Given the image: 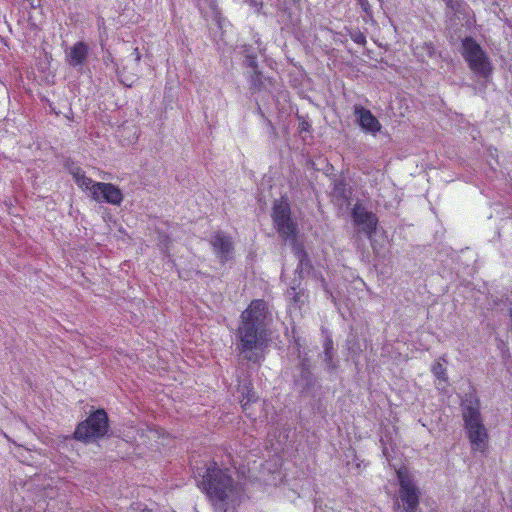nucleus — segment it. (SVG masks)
Here are the masks:
<instances>
[{"instance_id": "f257e3e1", "label": "nucleus", "mask_w": 512, "mask_h": 512, "mask_svg": "<svg viewBox=\"0 0 512 512\" xmlns=\"http://www.w3.org/2000/svg\"><path fill=\"white\" fill-rule=\"evenodd\" d=\"M267 316L268 305L263 299L252 300L240 315L237 349L249 362L260 363L264 359L263 352L270 341Z\"/></svg>"}, {"instance_id": "f03ea898", "label": "nucleus", "mask_w": 512, "mask_h": 512, "mask_svg": "<svg viewBox=\"0 0 512 512\" xmlns=\"http://www.w3.org/2000/svg\"><path fill=\"white\" fill-rule=\"evenodd\" d=\"M198 487L207 497L214 512L236 509L244 494V487L233 478L231 470L220 467L214 460L206 465Z\"/></svg>"}, {"instance_id": "7ed1b4c3", "label": "nucleus", "mask_w": 512, "mask_h": 512, "mask_svg": "<svg viewBox=\"0 0 512 512\" xmlns=\"http://www.w3.org/2000/svg\"><path fill=\"white\" fill-rule=\"evenodd\" d=\"M462 418L471 450L485 454L489 447V435L483 423L478 399L462 404Z\"/></svg>"}, {"instance_id": "20e7f679", "label": "nucleus", "mask_w": 512, "mask_h": 512, "mask_svg": "<svg viewBox=\"0 0 512 512\" xmlns=\"http://www.w3.org/2000/svg\"><path fill=\"white\" fill-rule=\"evenodd\" d=\"M461 54L471 71L483 78L490 77L493 70L491 61L474 38L465 37L462 40Z\"/></svg>"}, {"instance_id": "39448f33", "label": "nucleus", "mask_w": 512, "mask_h": 512, "mask_svg": "<svg viewBox=\"0 0 512 512\" xmlns=\"http://www.w3.org/2000/svg\"><path fill=\"white\" fill-rule=\"evenodd\" d=\"M271 217L279 236L284 241H295L298 234V225L291 217V207L285 196L274 201Z\"/></svg>"}, {"instance_id": "423d86ee", "label": "nucleus", "mask_w": 512, "mask_h": 512, "mask_svg": "<svg viewBox=\"0 0 512 512\" xmlns=\"http://www.w3.org/2000/svg\"><path fill=\"white\" fill-rule=\"evenodd\" d=\"M108 428V415L106 411L104 409H97L76 426L73 438L83 442L102 438L108 432Z\"/></svg>"}, {"instance_id": "0eeeda50", "label": "nucleus", "mask_w": 512, "mask_h": 512, "mask_svg": "<svg viewBox=\"0 0 512 512\" xmlns=\"http://www.w3.org/2000/svg\"><path fill=\"white\" fill-rule=\"evenodd\" d=\"M396 475L399 482L398 497L403 512H416L420 502V491L414 483L413 476L406 467L396 470Z\"/></svg>"}, {"instance_id": "6e6552de", "label": "nucleus", "mask_w": 512, "mask_h": 512, "mask_svg": "<svg viewBox=\"0 0 512 512\" xmlns=\"http://www.w3.org/2000/svg\"><path fill=\"white\" fill-rule=\"evenodd\" d=\"M351 217L354 225L359 228V232L363 233L368 239H372L377 232L379 219L377 215L368 211L365 206L356 202L351 210Z\"/></svg>"}, {"instance_id": "1a4fd4ad", "label": "nucleus", "mask_w": 512, "mask_h": 512, "mask_svg": "<svg viewBox=\"0 0 512 512\" xmlns=\"http://www.w3.org/2000/svg\"><path fill=\"white\" fill-rule=\"evenodd\" d=\"M96 192L92 199L96 202H106L111 205L119 206L123 201V193L116 185L112 183L98 182L95 185Z\"/></svg>"}, {"instance_id": "9d476101", "label": "nucleus", "mask_w": 512, "mask_h": 512, "mask_svg": "<svg viewBox=\"0 0 512 512\" xmlns=\"http://www.w3.org/2000/svg\"><path fill=\"white\" fill-rule=\"evenodd\" d=\"M210 243L216 256L222 263L232 258L233 243L230 236L218 231L213 234Z\"/></svg>"}, {"instance_id": "9b49d317", "label": "nucleus", "mask_w": 512, "mask_h": 512, "mask_svg": "<svg viewBox=\"0 0 512 512\" xmlns=\"http://www.w3.org/2000/svg\"><path fill=\"white\" fill-rule=\"evenodd\" d=\"M353 111L355 116H357L358 124L361 126L363 130L373 135L381 131V123L369 109H366L363 106L356 104L353 107Z\"/></svg>"}, {"instance_id": "f8f14e48", "label": "nucleus", "mask_w": 512, "mask_h": 512, "mask_svg": "<svg viewBox=\"0 0 512 512\" xmlns=\"http://www.w3.org/2000/svg\"><path fill=\"white\" fill-rule=\"evenodd\" d=\"M89 55V46L83 41L76 42L66 52V62L70 67L81 68Z\"/></svg>"}, {"instance_id": "ddd939ff", "label": "nucleus", "mask_w": 512, "mask_h": 512, "mask_svg": "<svg viewBox=\"0 0 512 512\" xmlns=\"http://www.w3.org/2000/svg\"><path fill=\"white\" fill-rule=\"evenodd\" d=\"M256 400H257V398L253 391L252 385L249 384V385L245 386L242 391V399L240 400V403H241L243 411L248 416H251L250 413H248V407L251 403L256 402Z\"/></svg>"}, {"instance_id": "4468645a", "label": "nucleus", "mask_w": 512, "mask_h": 512, "mask_svg": "<svg viewBox=\"0 0 512 512\" xmlns=\"http://www.w3.org/2000/svg\"><path fill=\"white\" fill-rule=\"evenodd\" d=\"M97 182H94L91 178L87 177L85 174H81L80 178H77V185L85 192H89L90 196L93 197V193L96 192Z\"/></svg>"}, {"instance_id": "2eb2a0df", "label": "nucleus", "mask_w": 512, "mask_h": 512, "mask_svg": "<svg viewBox=\"0 0 512 512\" xmlns=\"http://www.w3.org/2000/svg\"><path fill=\"white\" fill-rule=\"evenodd\" d=\"M431 371L437 379L447 380L446 368L440 361H436L433 364Z\"/></svg>"}, {"instance_id": "dca6fc26", "label": "nucleus", "mask_w": 512, "mask_h": 512, "mask_svg": "<svg viewBox=\"0 0 512 512\" xmlns=\"http://www.w3.org/2000/svg\"><path fill=\"white\" fill-rule=\"evenodd\" d=\"M294 253H295V256L299 259L298 268L302 267L305 261L309 262L308 255H307L306 251L304 250L303 246L295 245Z\"/></svg>"}, {"instance_id": "f3484780", "label": "nucleus", "mask_w": 512, "mask_h": 512, "mask_svg": "<svg viewBox=\"0 0 512 512\" xmlns=\"http://www.w3.org/2000/svg\"><path fill=\"white\" fill-rule=\"evenodd\" d=\"M289 295H291V300L294 304H303L304 300V291L303 290H297L295 287L291 288V291L288 292Z\"/></svg>"}, {"instance_id": "a211bd4d", "label": "nucleus", "mask_w": 512, "mask_h": 512, "mask_svg": "<svg viewBox=\"0 0 512 512\" xmlns=\"http://www.w3.org/2000/svg\"><path fill=\"white\" fill-rule=\"evenodd\" d=\"M248 66L254 70L256 78L261 77V72L258 70V64L255 56H248Z\"/></svg>"}, {"instance_id": "6ab92c4d", "label": "nucleus", "mask_w": 512, "mask_h": 512, "mask_svg": "<svg viewBox=\"0 0 512 512\" xmlns=\"http://www.w3.org/2000/svg\"><path fill=\"white\" fill-rule=\"evenodd\" d=\"M132 55L134 57V61L136 62V64H139L141 61L142 55H141V52L138 47L134 48Z\"/></svg>"}, {"instance_id": "aec40b11", "label": "nucleus", "mask_w": 512, "mask_h": 512, "mask_svg": "<svg viewBox=\"0 0 512 512\" xmlns=\"http://www.w3.org/2000/svg\"><path fill=\"white\" fill-rule=\"evenodd\" d=\"M363 11L368 12L370 9L369 1L368 0H357Z\"/></svg>"}, {"instance_id": "412c9836", "label": "nucleus", "mask_w": 512, "mask_h": 512, "mask_svg": "<svg viewBox=\"0 0 512 512\" xmlns=\"http://www.w3.org/2000/svg\"><path fill=\"white\" fill-rule=\"evenodd\" d=\"M72 174L75 182L77 183V178H80L81 174H85V172L82 169L77 168Z\"/></svg>"}, {"instance_id": "4be33fe9", "label": "nucleus", "mask_w": 512, "mask_h": 512, "mask_svg": "<svg viewBox=\"0 0 512 512\" xmlns=\"http://www.w3.org/2000/svg\"><path fill=\"white\" fill-rule=\"evenodd\" d=\"M506 300H507V302H508V303H509V305H510V308H509V316H510V317H511V319H512V292H511V294L507 295Z\"/></svg>"}, {"instance_id": "5701e85b", "label": "nucleus", "mask_w": 512, "mask_h": 512, "mask_svg": "<svg viewBox=\"0 0 512 512\" xmlns=\"http://www.w3.org/2000/svg\"><path fill=\"white\" fill-rule=\"evenodd\" d=\"M310 128V125L308 122L303 121L300 123V131H308Z\"/></svg>"}, {"instance_id": "b1692460", "label": "nucleus", "mask_w": 512, "mask_h": 512, "mask_svg": "<svg viewBox=\"0 0 512 512\" xmlns=\"http://www.w3.org/2000/svg\"><path fill=\"white\" fill-rule=\"evenodd\" d=\"M364 41H365V38H364V36H363V35H360L359 37H357V38L355 39V42H356V43H358V44H359V43H362V42H364Z\"/></svg>"}, {"instance_id": "393cba45", "label": "nucleus", "mask_w": 512, "mask_h": 512, "mask_svg": "<svg viewBox=\"0 0 512 512\" xmlns=\"http://www.w3.org/2000/svg\"><path fill=\"white\" fill-rule=\"evenodd\" d=\"M294 4H298L300 0H291Z\"/></svg>"}, {"instance_id": "a878e982", "label": "nucleus", "mask_w": 512, "mask_h": 512, "mask_svg": "<svg viewBox=\"0 0 512 512\" xmlns=\"http://www.w3.org/2000/svg\"><path fill=\"white\" fill-rule=\"evenodd\" d=\"M453 0H449L448 4L453 8Z\"/></svg>"}, {"instance_id": "bb28decb", "label": "nucleus", "mask_w": 512, "mask_h": 512, "mask_svg": "<svg viewBox=\"0 0 512 512\" xmlns=\"http://www.w3.org/2000/svg\"><path fill=\"white\" fill-rule=\"evenodd\" d=\"M440 360H442L443 362H446V359L441 357Z\"/></svg>"}]
</instances>
